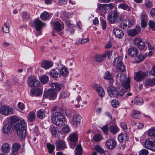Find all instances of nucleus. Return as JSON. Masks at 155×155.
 <instances>
[{"instance_id": "f257e3e1", "label": "nucleus", "mask_w": 155, "mask_h": 155, "mask_svg": "<svg viewBox=\"0 0 155 155\" xmlns=\"http://www.w3.org/2000/svg\"><path fill=\"white\" fill-rule=\"evenodd\" d=\"M19 137L22 139L26 137V124L24 120L21 119L19 122L14 125Z\"/></svg>"}, {"instance_id": "f03ea898", "label": "nucleus", "mask_w": 155, "mask_h": 155, "mask_svg": "<svg viewBox=\"0 0 155 155\" xmlns=\"http://www.w3.org/2000/svg\"><path fill=\"white\" fill-rule=\"evenodd\" d=\"M51 120L53 123L59 127H62L66 122L65 116L60 112H56L53 114Z\"/></svg>"}, {"instance_id": "7ed1b4c3", "label": "nucleus", "mask_w": 155, "mask_h": 155, "mask_svg": "<svg viewBox=\"0 0 155 155\" xmlns=\"http://www.w3.org/2000/svg\"><path fill=\"white\" fill-rule=\"evenodd\" d=\"M107 91L110 97L117 98L119 96L123 95L125 92L126 90L123 87H120L119 90L117 88L113 86L109 87L107 88Z\"/></svg>"}, {"instance_id": "20e7f679", "label": "nucleus", "mask_w": 155, "mask_h": 155, "mask_svg": "<svg viewBox=\"0 0 155 155\" xmlns=\"http://www.w3.org/2000/svg\"><path fill=\"white\" fill-rule=\"evenodd\" d=\"M117 79L122 82V86L120 87H123L125 90H127L130 86V81L128 77L126 78L125 75L123 73H118L117 75Z\"/></svg>"}, {"instance_id": "39448f33", "label": "nucleus", "mask_w": 155, "mask_h": 155, "mask_svg": "<svg viewBox=\"0 0 155 155\" xmlns=\"http://www.w3.org/2000/svg\"><path fill=\"white\" fill-rule=\"evenodd\" d=\"M122 59L121 56L116 58L113 61V65L117 68L118 70L124 71H125V68L124 64L123 63Z\"/></svg>"}, {"instance_id": "423d86ee", "label": "nucleus", "mask_w": 155, "mask_h": 155, "mask_svg": "<svg viewBox=\"0 0 155 155\" xmlns=\"http://www.w3.org/2000/svg\"><path fill=\"white\" fill-rule=\"evenodd\" d=\"M14 109L10 106L3 105L0 108V113L4 116H8L14 113Z\"/></svg>"}, {"instance_id": "0eeeda50", "label": "nucleus", "mask_w": 155, "mask_h": 155, "mask_svg": "<svg viewBox=\"0 0 155 155\" xmlns=\"http://www.w3.org/2000/svg\"><path fill=\"white\" fill-rule=\"evenodd\" d=\"M57 95V92L51 88L49 89L47 91L44 92L43 99L48 98L50 100H54L56 98Z\"/></svg>"}, {"instance_id": "6e6552de", "label": "nucleus", "mask_w": 155, "mask_h": 155, "mask_svg": "<svg viewBox=\"0 0 155 155\" xmlns=\"http://www.w3.org/2000/svg\"><path fill=\"white\" fill-rule=\"evenodd\" d=\"M81 120V117L79 114H75L73 115L70 123L74 126L77 127L80 125Z\"/></svg>"}, {"instance_id": "1a4fd4ad", "label": "nucleus", "mask_w": 155, "mask_h": 155, "mask_svg": "<svg viewBox=\"0 0 155 155\" xmlns=\"http://www.w3.org/2000/svg\"><path fill=\"white\" fill-rule=\"evenodd\" d=\"M118 12L116 10H114L112 12L109 13L107 16L109 21L111 23L116 21L119 16Z\"/></svg>"}, {"instance_id": "9d476101", "label": "nucleus", "mask_w": 155, "mask_h": 155, "mask_svg": "<svg viewBox=\"0 0 155 155\" xmlns=\"http://www.w3.org/2000/svg\"><path fill=\"white\" fill-rule=\"evenodd\" d=\"M28 85L30 87H38L40 85V82L36 77L34 76L28 78Z\"/></svg>"}, {"instance_id": "9b49d317", "label": "nucleus", "mask_w": 155, "mask_h": 155, "mask_svg": "<svg viewBox=\"0 0 155 155\" xmlns=\"http://www.w3.org/2000/svg\"><path fill=\"white\" fill-rule=\"evenodd\" d=\"M34 23L35 26L36 30L38 32V34L37 36L41 35V33L40 30L43 26H45V23H43L39 18L35 19Z\"/></svg>"}, {"instance_id": "f8f14e48", "label": "nucleus", "mask_w": 155, "mask_h": 155, "mask_svg": "<svg viewBox=\"0 0 155 155\" xmlns=\"http://www.w3.org/2000/svg\"><path fill=\"white\" fill-rule=\"evenodd\" d=\"M147 75V74L144 72L140 71L134 73L135 80L137 81L142 80Z\"/></svg>"}, {"instance_id": "ddd939ff", "label": "nucleus", "mask_w": 155, "mask_h": 155, "mask_svg": "<svg viewBox=\"0 0 155 155\" xmlns=\"http://www.w3.org/2000/svg\"><path fill=\"white\" fill-rule=\"evenodd\" d=\"M144 145L146 148L155 151V141H151L147 139L145 142Z\"/></svg>"}, {"instance_id": "4468645a", "label": "nucleus", "mask_w": 155, "mask_h": 155, "mask_svg": "<svg viewBox=\"0 0 155 155\" xmlns=\"http://www.w3.org/2000/svg\"><path fill=\"white\" fill-rule=\"evenodd\" d=\"M12 124L11 123L5 124L3 126L2 132L5 134L10 133L12 131Z\"/></svg>"}, {"instance_id": "2eb2a0df", "label": "nucleus", "mask_w": 155, "mask_h": 155, "mask_svg": "<svg viewBox=\"0 0 155 155\" xmlns=\"http://www.w3.org/2000/svg\"><path fill=\"white\" fill-rule=\"evenodd\" d=\"M134 43L140 50L143 49L145 47L144 42L140 38H136L134 40Z\"/></svg>"}, {"instance_id": "dca6fc26", "label": "nucleus", "mask_w": 155, "mask_h": 155, "mask_svg": "<svg viewBox=\"0 0 155 155\" xmlns=\"http://www.w3.org/2000/svg\"><path fill=\"white\" fill-rule=\"evenodd\" d=\"M117 139L120 143L125 142L128 140V135L126 133H120L118 135Z\"/></svg>"}, {"instance_id": "f3484780", "label": "nucleus", "mask_w": 155, "mask_h": 155, "mask_svg": "<svg viewBox=\"0 0 155 155\" xmlns=\"http://www.w3.org/2000/svg\"><path fill=\"white\" fill-rule=\"evenodd\" d=\"M140 31V26H136L135 29H130L128 31V34L129 36L134 37L139 34Z\"/></svg>"}, {"instance_id": "a211bd4d", "label": "nucleus", "mask_w": 155, "mask_h": 155, "mask_svg": "<svg viewBox=\"0 0 155 155\" xmlns=\"http://www.w3.org/2000/svg\"><path fill=\"white\" fill-rule=\"evenodd\" d=\"M92 87L96 88V91L97 92L99 95L101 97H102L104 96L105 94V92L104 89L102 87H97V84H94L92 85Z\"/></svg>"}, {"instance_id": "6ab92c4d", "label": "nucleus", "mask_w": 155, "mask_h": 155, "mask_svg": "<svg viewBox=\"0 0 155 155\" xmlns=\"http://www.w3.org/2000/svg\"><path fill=\"white\" fill-rule=\"evenodd\" d=\"M106 144L108 148L110 149H113L115 147L116 143L114 139H110L106 141Z\"/></svg>"}, {"instance_id": "aec40b11", "label": "nucleus", "mask_w": 155, "mask_h": 155, "mask_svg": "<svg viewBox=\"0 0 155 155\" xmlns=\"http://www.w3.org/2000/svg\"><path fill=\"white\" fill-rule=\"evenodd\" d=\"M113 33L115 36L119 39L122 38L124 35L122 30L118 28L114 29L113 30Z\"/></svg>"}, {"instance_id": "412c9836", "label": "nucleus", "mask_w": 155, "mask_h": 155, "mask_svg": "<svg viewBox=\"0 0 155 155\" xmlns=\"http://www.w3.org/2000/svg\"><path fill=\"white\" fill-rule=\"evenodd\" d=\"M143 85L145 86H153L155 85V78L151 79L147 78L143 80Z\"/></svg>"}, {"instance_id": "4be33fe9", "label": "nucleus", "mask_w": 155, "mask_h": 155, "mask_svg": "<svg viewBox=\"0 0 155 155\" xmlns=\"http://www.w3.org/2000/svg\"><path fill=\"white\" fill-rule=\"evenodd\" d=\"M57 149L58 150L64 149L66 148L65 142L63 140H59L56 142Z\"/></svg>"}, {"instance_id": "5701e85b", "label": "nucleus", "mask_w": 155, "mask_h": 155, "mask_svg": "<svg viewBox=\"0 0 155 155\" xmlns=\"http://www.w3.org/2000/svg\"><path fill=\"white\" fill-rule=\"evenodd\" d=\"M53 28L55 30L57 31H61L64 29L61 24L57 21L54 22Z\"/></svg>"}, {"instance_id": "b1692460", "label": "nucleus", "mask_w": 155, "mask_h": 155, "mask_svg": "<svg viewBox=\"0 0 155 155\" xmlns=\"http://www.w3.org/2000/svg\"><path fill=\"white\" fill-rule=\"evenodd\" d=\"M113 75L110 72L107 71L105 73L104 76V78L107 80L110 81V83L112 84L114 82L113 80Z\"/></svg>"}, {"instance_id": "393cba45", "label": "nucleus", "mask_w": 155, "mask_h": 155, "mask_svg": "<svg viewBox=\"0 0 155 155\" xmlns=\"http://www.w3.org/2000/svg\"><path fill=\"white\" fill-rule=\"evenodd\" d=\"M52 16V14L51 13L45 11L40 15V18L42 20H45L50 19Z\"/></svg>"}, {"instance_id": "a878e982", "label": "nucleus", "mask_w": 155, "mask_h": 155, "mask_svg": "<svg viewBox=\"0 0 155 155\" xmlns=\"http://www.w3.org/2000/svg\"><path fill=\"white\" fill-rule=\"evenodd\" d=\"M128 53L130 56L135 57L138 53V49L136 48L132 47L129 49Z\"/></svg>"}, {"instance_id": "bb28decb", "label": "nucleus", "mask_w": 155, "mask_h": 155, "mask_svg": "<svg viewBox=\"0 0 155 155\" xmlns=\"http://www.w3.org/2000/svg\"><path fill=\"white\" fill-rule=\"evenodd\" d=\"M53 66L52 62L44 61L42 62L41 66L45 69H48Z\"/></svg>"}, {"instance_id": "cd10ccee", "label": "nucleus", "mask_w": 155, "mask_h": 155, "mask_svg": "<svg viewBox=\"0 0 155 155\" xmlns=\"http://www.w3.org/2000/svg\"><path fill=\"white\" fill-rule=\"evenodd\" d=\"M108 130L112 134H115L119 132V129L116 125H112L109 126Z\"/></svg>"}, {"instance_id": "c85d7f7f", "label": "nucleus", "mask_w": 155, "mask_h": 155, "mask_svg": "<svg viewBox=\"0 0 155 155\" xmlns=\"http://www.w3.org/2000/svg\"><path fill=\"white\" fill-rule=\"evenodd\" d=\"M51 89L57 92V91H60L61 89V84L58 83H52L50 85Z\"/></svg>"}, {"instance_id": "c756f323", "label": "nucleus", "mask_w": 155, "mask_h": 155, "mask_svg": "<svg viewBox=\"0 0 155 155\" xmlns=\"http://www.w3.org/2000/svg\"><path fill=\"white\" fill-rule=\"evenodd\" d=\"M49 74L51 76L54 78H58L60 76L58 70L55 69H52Z\"/></svg>"}, {"instance_id": "7c9ffc66", "label": "nucleus", "mask_w": 155, "mask_h": 155, "mask_svg": "<svg viewBox=\"0 0 155 155\" xmlns=\"http://www.w3.org/2000/svg\"><path fill=\"white\" fill-rule=\"evenodd\" d=\"M42 90L40 88H37V89H32L31 90V93L32 95L38 96L42 94Z\"/></svg>"}, {"instance_id": "2f4dec72", "label": "nucleus", "mask_w": 155, "mask_h": 155, "mask_svg": "<svg viewBox=\"0 0 155 155\" xmlns=\"http://www.w3.org/2000/svg\"><path fill=\"white\" fill-rule=\"evenodd\" d=\"M37 112V116L39 119H42L45 116L46 111L43 109H41Z\"/></svg>"}, {"instance_id": "473e14b6", "label": "nucleus", "mask_w": 155, "mask_h": 155, "mask_svg": "<svg viewBox=\"0 0 155 155\" xmlns=\"http://www.w3.org/2000/svg\"><path fill=\"white\" fill-rule=\"evenodd\" d=\"M2 151L4 153H8L10 150L9 145L7 143H4L1 148Z\"/></svg>"}, {"instance_id": "72a5a7b5", "label": "nucleus", "mask_w": 155, "mask_h": 155, "mask_svg": "<svg viewBox=\"0 0 155 155\" xmlns=\"http://www.w3.org/2000/svg\"><path fill=\"white\" fill-rule=\"evenodd\" d=\"M118 8L128 11H131V9L128 5L126 4L120 3L118 5Z\"/></svg>"}, {"instance_id": "f704fd0d", "label": "nucleus", "mask_w": 155, "mask_h": 155, "mask_svg": "<svg viewBox=\"0 0 155 155\" xmlns=\"http://www.w3.org/2000/svg\"><path fill=\"white\" fill-rule=\"evenodd\" d=\"M69 140L72 142L71 143V144L73 143L75 144L74 143L77 141L78 140V137L76 134L74 133L71 135L69 137Z\"/></svg>"}, {"instance_id": "c9c22d12", "label": "nucleus", "mask_w": 155, "mask_h": 155, "mask_svg": "<svg viewBox=\"0 0 155 155\" xmlns=\"http://www.w3.org/2000/svg\"><path fill=\"white\" fill-rule=\"evenodd\" d=\"M69 73L68 69L65 67H62L60 70V74L63 76H66L68 75Z\"/></svg>"}, {"instance_id": "e433bc0d", "label": "nucleus", "mask_w": 155, "mask_h": 155, "mask_svg": "<svg viewBox=\"0 0 155 155\" xmlns=\"http://www.w3.org/2000/svg\"><path fill=\"white\" fill-rule=\"evenodd\" d=\"M75 155H82V148L80 144L78 145L75 149Z\"/></svg>"}, {"instance_id": "4c0bfd02", "label": "nucleus", "mask_w": 155, "mask_h": 155, "mask_svg": "<svg viewBox=\"0 0 155 155\" xmlns=\"http://www.w3.org/2000/svg\"><path fill=\"white\" fill-rule=\"evenodd\" d=\"M30 15L29 14L26 12H24L22 14V18L23 20L26 21L29 20L30 19Z\"/></svg>"}, {"instance_id": "58836bf2", "label": "nucleus", "mask_w": 155, "mask_h": 155, "mask_svg": "<svg viewBox=\"0 0 155 155\" xmlns=\"http://www.w3.org/2000/svg\"><path fill=\"white\" fill-rule=\"evenodd\" d=\"M148 135L152 137L155 138V127L152 128L148 131Z\"/></svg>"}, {"instance_id": "ea45409f", "label": "nucleus", "mask_w": 155, "mask_h": 155, "mask_svg": "<svg viewBox=\"0 0 155 155\" xmlns=\"http://www.w3.org/2000/svg\"><path fill=\"white\" fill-rule=\"evenodd\" d=\"M40 80L42 83L45 84L48 81L49 78L46 75H43L40 78Z\"/></svg>"}, {"instance_id": "a19ab883", "label": "nucleus", "mask_w": 155, "mask_h": 155, "mask_svg": "<svg viewBox=\"0 0 155 155\" xmlns=\"http://www.w3.org/2000/svg\"><path fill=\"white\" fill-rule=\"evenodd\" d=\"M35 113L33 112H31L28 114V120L30 122L33 121L35 119Z\"/></svg>"}, {"instance_id": "79ce46f5", "label": "nucleus", "mask_w": 155, "mask_h": 155, "mask_svg": "<svg viewBox=\"0 0 155 155\" xmlns=\"http://www.w3.org/2000/svg\"><path fill=\"white\" fill-rule=\"evenodd\" d=\"M106 54H103L102 55H97L95 57V60L97 62H101L102 61L104 58H106Z\"/></svg>"}, {"instance_id": "37998d69", "label": "nucleus", "mask_w": 155, "mask_h": 155, "mask_svg": "<svg viewBox=\"0 0 155 155\" xmlns=\"http://www.w3.org/2000/svg\"><path fill=\"white\" fill-rule=\"evenodd\" d=\"M2 30L4 33H7L9 32V28L7 26V23H5L2 27Z\"/></svg>"}, {"instance_id": "c03bdc74", "label": "nucleus", "mask_w": 155, "mask_h": 155, "mask_svg": "<svg viewBox=\"0 0 155 155\" xmlns=\"http://www.w3.org/2000/svg\"><path fill=\"white\" fill-rule=\"evenodd\" d=\"M47 147L48 149V150L49 152L50 153H52L54 149V146L52 144L48 143L47 144Z\"/></svg>"}, {"instance_id": "a18cd8bd", "label": "nucleus", "mask_w": 155, "mask_h": 155, "mask_svg": "<svg viewBox=\"0 0 155 155\" xmlns=\"http://www.w3.org/2000/svg\"><path fill=\"white\" fill-rule=\"evenodd\" d=\"M140 112L135 110H133L132 116L134 118L137 119L140 117Z\"/></svg>"}, {"instance_id": "49530a36", "label": "nucleus", "mask_w": 155, "mask_h": 155, "mask_svg": "<svg viewBox=\"0 0 155 155\" xmlns=\"http://www.w3.org/2000/svg\"><path fill=\"white\" fill-rule=\"evenodd\" d=\"M62 130L64 133H67L70 131V128L67 125H64L62 128Z\"/></svg>"}, {"instance_id": "de8ad7c7", "label": "nucleus", "mask_w": 155, "mask_h": 155, "mask_svg": "<svg viewBox=\"0 0 155 155\" xmlns=\"http://www.w3.org/2000/svg\"><path fill=\"white\" fill-rule=\"evenodd\" d=\"M69 96V95L68 94L64 91H62L60 93L59 98L60 99H62L68 97Z\"/></svg>"}, {"instance_id": "09e8293b", "label": "nucleus", "mask_w": 155, "mask_h": 155, "mask_svg": "<svg viewBox=\"0 0 155 155\" xmlns=\"http://www.w3.org/2000/svg\"><path fill=\"white\" fill-rule=\"evenodd\" d=\"M146 56L144 54H140L137 58L136 61L138 62H140L143 60L145 58Z\"/></svg>"}, {"instance_id": "8fccbe9b", "label": "nucleus", "mask_w": 155, "mask_h": 155, "mask_svg": "<svg viewBox=\"0 0 155 155\" xmlns=\"http://www.w3.org/2000/svg\"><path fill=\"white\" fill-rule=\"evenodd\" d=\"M20 147V146L18 143H14L12 146V150L18 152Z\"/></svg>"}, {"instance_id": "3c124183", "label": "nucleus", "mask_w": 155, "mask_h": 155, "mask_svg": "<svg viewBox=\"0 0 155 155\" xmlns=\"http://www.w3.org/2000/svg\"><path fill=\"white\" fill-rule=\"evenodd\" d=\"M97 8L102 11H103L104 10H105L106 9V4H101L98 3Z\"/></svg>"}, {"instance_id": "603ef678", "label": "nucleus", "mask_w": 155, "mask_h": 155, "mask_svg": "<svg viewBox=\"0 0 155 155\" xmlns=\"http://www.w3.org/2000/svg\"><path fill=\"white\" fill-rule=\"evenodd\" d=\"M111 104L113 107H116L119 106L120 103L117 100L115 99L113 100L112 101Z\"/></svg>"}, {"instance_id": "864d4df0", "label": "nucleus", "mask_w": 155, "mask_h": 155, "mask_svg": "<svg viewBox=\"0 0 155 155\" xmlns=\"http://www.w3.org/2000/svg\"><path fill=\"white\" fill-rule=\"evenodd\" d=\"M58 130V127H53L51 130V132L52 135L55 137H58V135L57 134Z\"/></svg>"}, {"instance_id": "5fc2aeb1", "label": "nucleus", "mask_w": 155, "mask_h": 155, "mask_svg": "<svg viewBox=\"0 0 155 155\" xmlns=\"http://www.w3.org/2000/svg\"><path fill=\"white\" fill-rule=\"evenodd\" d=\"M93 138L94 140L96 142H98L102 139V137L99 134L94 135Z\"/></svg>"}, {"instance_id": "6e6d98bb", "label": "nucleus", "mask_w": 155, "mask_h": 155, "mask_svg": "<svg viewBox=\"0 0 155 155\" xmlns=\"http://www.w3.org/2000/svg\"><path fill=\"white\" fill-rule=\"evenodd\" d=\"M143 100L142 98H136L134 100V103L138 105H141L143 103Z\"/></svg>"}, {"instance_id": "4d7b16f0", "label": "nucleus", "mask_w": 155, "mask_h": 155, "mask_svg": "<svg viewBox=\"0 0 155 155\" xmlns=\"http://www.w3.org/2000/svg\"><path fill=\"white\" fill-rule=\"evenodd\" d=\"M149 25L150 28L153 31H155V22L153 21L150 20L149 21Z\"/></svg>"}, {"instance_id": "13d9d810", "label": "nucleus", "mask_w": 155, "mask_h": 155, "mask_svg": "<svg viewBox=\"0 0 155 155\" xmlns=\"http://www.w3.org/2000/svg\"><path fill=\"white\" fill-rule=\"evenodd\" d=\"M145 5L147 8H150L153 6V3L149 0H146L145 2Z\"/></svg>"}, {"instance_id": "bf43d9fd", "label": "nucleus", "mask_w": 155, "mask_h": 155, "mask_svg": "<svg viewBox=\"0 0 155 155\" xmlns=\"http://www.w3.org/2000/svg\"><path fill=\"white\" fill-rule=\"evenodd\" d=\"M18 118L15 116L10 117L9 119V121L10 122V123H12H12L16 122Z\"/></svg>"}, {"instance_id": "052dcab7", "label": "nucleus", "mask_w": 155, "mask_h": 155, "mask_svg": "<svg viewBox=\"0 0 155 155\" xmlns=\"http://www.w3.org/2000/svg\"><path fill=\"white\" fill-rule=\"evenodd\" d=\"M120 126L125 132H127L128 131V130L126 123L124 122H122L120 124Z\"/></svg>"}, {"instance_id": "680f3d73", "label": "nucleus", "mask_w": 155, "mask_h": 155, "mask_svg": "<svg viewBox=\"0 0 155 155\" xmlns=\"http://www.w3.org/2000/svg\"><path fill=\"white\" fill-rule=\"evenodd\" d=\"M148 154V151L145 149H143L139 152V155H147Z\"/></svg>"}, {"instance_id": "e2e57ef3", "label": "nucleus", "mask_w": 155, "mask_h": 155, "mask_svg": "<svg viewBox=\"0 0 155 155\" xmlns=\"http://www.w3.org/2000/svg\"><path fill=\"white\" fill-rule=\"evenodd\" d=\"M126 23V20H123L120 24L121 28L124 29H126L127 28Z\"/></svg>"}, {"instance_id": "0e129e2a", "label": "nucleus", "mask_w": 155, "mask_h": 155, "mask_svg": "<svg viewBox=\"0 0 155 155\" xmlns=\"http://www.w3.org/2000/svg\"><path fill=\"white\" fill-rule=\"evenodd\" d=\"M101 25L102 29L104 30L106 28V23L103 18L101 19Z\"/></svg>"}, {"instance_id": "69168bd1", "label": "nucleus", "mask_w": 155, "mask_h": 155, "mask_svg": "<svg viewBox=\"0 0 155 155\" xmlns=\"http://www.w3.org/2000/svg\"><path fill=\"white\" fill-rule=\"evenodd\" d=\"M95 150L97 152L101 153H103L104 152L103 149L99 146H97L96 147Z\"/></svg>"}, {"instance_id": "338daca9", "label": "nucleus", "mask_w": 155, "mask_h": 155, "mask_svg": "<svg viewBox=\"0 0 155 155\" xmlns=\"http://www.w3.org/2000/svg\"><path fill=\"white\" fill-rule=\"evenodd\" d=\"M147 15L145 13H142L141 15L140 18L141 20H147Z\"/></svg>"}, {"instance_id": "774afa93", "label": "nucleus", "mask_w": 155, "mask_h": 155, "mask_svg": "<svg viewBox=\"0 0 155 155\" xmlns=\"http://www.w3.org/2000/svg\"><path fill=\"white\" fill-rule=\"evenodd\" d=\"M150 74L152 76H155V65L152 68L150 72Z\"/></svg>"}]
</instances>
